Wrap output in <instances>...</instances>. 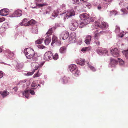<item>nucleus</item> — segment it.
Listing matches in <instances>:
<instances>
[{
  "mask_svg": "<svg viewBox=\"0 0 128 128\" xmlns=\"http://www.w3.org/2000/svg\"><path fill=\"white\" fill-rule=\"evenodd\" d=\"M2 52V50L0 48V52Z\"/></svg>",
  "mask_w": 128,
  "mask_h": 128,
  "instance_id": "nucleus-61",
  "label": "nucleus"
},
{
  "mask_svg": "<svg viewBox=\"0 0 128 128\" xmlns=\"http://www.w3.org/2000/svg\"><path fill=\"white\" fill-rule=\"evenodd\" d=\"M3 25L4 26V27L5 28H6L8 27V24L7 22H5Z\"/></svg>",
  "mask_w": 128,
  "mask_h": 128,
  "instance_id": "nucleus-41",
  "label": "nucleus"
},
{
  "mask_svg": "<svg viewBox=\"0 0 128 128\" xmlns=\"http://www.w3.org/2000/svg\"><path fill=\"white\" fill-rule=\"evenodd\" d=\"M120 30V29L118 26H116V28L115 29V32L116 33H118L119 32Z\"/></svg>",
  "mask_w": 128,
  "mask_h": 128,
  "instance_id": "nucleus-36",
  "label": "nucleus"
},
{
  "mask_svg": "<svg viewBox=\"0 0 128 128\" xmlns=\"http://www.w3.org/2000/svg\"><path fill=\"white\" fill-rule=\"evenodd\" d=\"M119 62L120 64H123L124 63V62L122 60L120 59Z\"/></svg>",
  "mask_w": 128,
  "mask_h": 128,
  "instance_id": "nucleus-45",
  "label": "nucleus"
},
{
  "mask_svg": "<svg viewBox=\"0 0 128 128\" xmlns=\"http://www.w3.org/2000/svg\"><path fill=\"white\" fill-rule=\"evenodd\" d=\"M28 20H27V19L26 18H24V19L22 21V22L20 24V25L21 26H24V24H26V22H28Z\"/></svg>",
  "mask_w": 128,
  "mask_h": 128,
  "instance_id": "nucleus-29",
  "label": "nucleus"
},
{
  "mask_svg": "<svg viewBox=\"0 0 128 128\" xmlns=\"http://www.w3.org/2000/svg\"><path fill=\"white\" fill-rule=\"evenodd\" d=\"M88 23V20H86L85 21H83L82 22L80 23V25H79V27L80 28H82Z\"/></svg>",
  "mask_w": 128,
  "mask_h": 128,
  "instance_id": "nucleus-18",
  "label": "nucleus"
},
{
  "mask_svg": "<svg viewBox=\"0 0 128 128\" xmlns=\"http://www.w3.org/2000/svg\"><path fill=\"white\" fill-rule=\"evenodd\" d=\"M94 18H93L92 20H91V21L92 22H93L94 21Z\"/></svg>",
  "mask_w": 128,
  "mask_h": 128,
  "instance_id": "nucleus-62",
  "label": "nucleus"
},
{
  "mask_svg": "<svg viewBox=\"0 0 128 128\" xmlns=\"http://www.w3.org/2000/svg\"><path fill=\"white\" fill-rule=\"evenodd\" d=\"M94 27L96 28H98L100 26V24L98 22H96L94 24Z\"/></svg>",
  "mask_w": 128,
  "mask_h": 128,
  "instance_id": "nucleus-26",
  "label": "nucleus"
},
{
  "mask_svg": "<svg viewBox=\"0 0 128 128\" xmlns=\"http://www.w3.org/2000/svg\"><path fill=\"white\" fill-rule=\"evenodd\" d=\"M38 86H40V84H38Z\"/></svg>",
  "mask_w": 128,
  "mask_h": 128,
  "instance_id": "nucleus-64",
  "label": "nucleus"
},
{
  "mask_svg": "<svg viewBox=\"0 0 128 128\" xmlns=\"http://www.w3.org/2000/svg\"><path fill=\"white\" fill-rule=\"evenodd\" d=\"M76 39L75 35L74 34H72L71 35L70 37V39L72 40H74Z\"/></svg>",
  "mask_w": 128,
  "mask_h": 128,
  "instance_id": "nucleus-33",
  "label": "nucleus"
},
{
  "mask_svg": "<svg viewBox=\"0 0 128 128\" xmlns=\"http://www.w3.org/2000/svg\"><path fill=\"white\" fill-rule=\"evenodd\" d=\"M36 86V84L33 82L31 84V86L32 87H35Z\"/></svg>",
  "mask_w": 128,
  "mask_h": 128,
  "instance_id": "nucleus-46",
  "label": "nucleus"
},
{
  "mask_svg": "<svg viewBox=\"0 0 128 128\" xmlns=\"http://www.w3.org/2000/svg\"><path fill=\"white\" fill-rule=\"evenodd\" d=\"M112 0H107V1L108 2H110V1Z\"/></svg>",
  "mask_w": 128,
  "mask_h": 128,
  "instance_id": "nucleus-63",
  "label": "nucleus"
},
{
  "mask_svg": "<svg viewBox=\"0 0 128 128\" xmlns=\"http://www.w3.org/2000/svg\"><path fill=\"white\" fill-rule=\"evenodd\" d=\"M13 89L15 92H16L17 91V90H18V88H17V87H15L14 88H13Z\"/></svg>",
  "mask_w": 128,
  "mask_h": 128,
  "instance_id": "nucleus-53",
  "label": "nucleus"
},
{
  "mask_svg": "<svg viewBox=\"0 0 128 128\" xmlns=\"http://www.w3.org/2000/svg\"><path fill=\"white\" fill-rule=\"evenodd\" d=\"M68 36V32L67 31H65L62 32L60 36V38L63 40L67 39Z\"/></svg>",
  "mask_w": 128,
  "mask_h": 128,
  "instance_id": "nucleus-5",
  "label": "nucleus"
},
{
  "mask_svg": "<svg viewBox=\"0 0 128 128\" xmlns=\"http://www.w3.org/2000/svg\"><path fill=\"white\" fill-rule=\"evenodd\" d=\"M123 32H124L123 31L120 32V34H118V36L121 38H122L124 36Z\"/></svg>",
  "mask_w": 128,
  "mask_h": 128,
  "instance_id": "nucleus-42",
  "label": "nucleus"
},
{
  "mask_svg": "<svg viewBox=\"0 0 128 128\" xmlns=\"http://www.w3.org/2000/svg\"><path fill=\"white\" fill-rule=\"evenodd\" d=\"M44 40V38H42L36 41V44H40L42 43Z\"/></svg>",
  "mask_w": 128,
  "mask_h": 128,
  "instance_id": "nucleus-27",
  "label": "nucleus"
},
{
  "mask_svg": "<svg viewBox=\"0 0 128 128\" xmlns=\"http://www.w3.org/2000/svg\"><path fill=\"white\" fill-rule=\"evenodd\" d=\"M88 48L86 47L85 48H83L81 50L82 51H85L87 50Z\"/></svg>",
  "mask_w": 128,
  "mask_h": 128,
  "instance_id": "nucleus-51",
  "label": "nucleus"
},
{
  "mask_svg": "<svg viewBox=\"0 0 128 128\" xmlns=\"http://www.w3.org/2000/svg\"><path fill=\"white\" fill-rule=\"evenodd\" d=\"M84 2H86V1L87 0H82Z\"/></svg>",
  "mask_w": 128,
  "mask_h": 128,
  "instance_id": "nucleus-59",
  "label": "nucleus"
},
{
  "mask_svg": "<svg viewBox=\"0 0 128 128\" xmlns=\"http://www.w3.org/2000/svg\"><path fill=\"white\" fill-rule=\"evenodd\" d=\"M73 74L75 76H78L79 74L80 71L78 69H76L73 72Z\"/></svg>",
  "mask_w": 128,
  "mask_h": 128,
  "instance_id": "nucleus-22",
  "label": "nucleus"
},
{
  "mask_svg": "<svg viewBox=\"0 0 128 128\" xmlns=\"http://www.w3.org/2000/svg\"><path fill=\"white\" fill-rule=\"evenodd\" d=\"M23 94L24 96L26 98H28V95L30 94L28 92V90H26L24 92H23Z\"/></svg>",
  "mask_w": 128,
  "mask_h": 128,
  "instance_id": "nucleus-21",
  "label": "nucleus"
},
{
  "mask_svg": "<svg viewBox=\"0 0 128 128\" xmlns=\"http://www.w3.org/2000/svg\"><path fill=\"white\" fill-rule=\"evenodd\" d=\"M36 88H33V89H35ZM32 89H31L30 90H28L30 92V93L32 95H34L35 94V92L32 90Z\"/></svg>",
  "mask_w": 128,
  "mask_h": 128,
  "instance_id": "nucleus-37",
  "label": "nucleus"
},
{
  "mask_svg": "<svg viewBox=\"0 0 128 128\" xmlns=\"http://www.w3.org/2000/svg\"><path fill=\"white\" fill-rule=\"evenodd\" d=\"M113 12L115 14V15H116L117 13V12L116 11H113Z\"/></svg>",
  "mask_w": 128,
  "mask_h": 128,
  "instance_id": "nucleus-58",
  "label": "nucleus"
},
{
  "mask_svg": "<svg viewBox=\"0 0 128 128\" xmlns=\"http://www.w3.org/2000/svg\"><path fill=\"white\" fill-rule=\"evenodd\" d=\"M38 72L36 74H35L33 76V77L34 78H35V77H38L39 76L38 75Z\"/></svg>",
  "mask_w": 128,
  "mask_h": 128,
  "instance_id": "nucleus-44",
  "label": "nucleus"
},
{
  "mask_svg": "<svg viewBox=\"0 0 128 128\" xmlns=\"http://www.w3.org/2000/svg\"><path fill=\"white\" fill-rule=\"evenodd\" d=\"M75 14V13L73 10H71L68 11L66 13V17L67 18L74 16Z\"/></svg>",
  "mask_w": 128,
  "mask_h": 128,
  "instance_id": "nucleus-7",
  "label": "nucleus"
},
{
  "mask_svg": "<svg viewBox=\"0 0 128 128\" xmlns=\"http://www.w3.org/2000/svg\"><path fill=\"white\" fill-rule=\"evenodd\" d=\"M85 63V60L84 59H80L78 61H76V63L77 64L80 65L81 66L84 65Z\"/></svg>",
  "mask_w": 128,
  "mask_h": 128,
  "instance_id": "nucleus-15",
  "label": "nucleus"
},
{
  "mask_svg": "<svg viewBox=\"0 0 128 128\" xmlns=\"http://www.w3.org/2000/svg\"><path fill=\"white\" fill-rule=\"evenodd\" d=\"M42 0H36V1L38 2H42Z\"/></svg>",
  "mask_w": 128,
  "mask_h": 128,
  "instance_id": "nucleus-57",
  "label": "nucleus"
},
{
  "mask_svg": "<svg viewBox=\"0 0 128 128\" xmlns=\"http://www.w3.org/2000/svg\"><path fill=\"white\" fill-rule=\"evenodd\" d=\"M80 17V19L83 20V21H85L86 20H88L87 19L89 17L88 15L86 14H81Z\"/></svg>",
  "mask_w": 128,
  "mask_h": 128,
  "instance_id": "nucleus-9",
  "label": "nucleus"
},
{
  "mask_svg": "<svg viewBox=\"0 0 128 128\" xmlns=\"http://www.w3.org/2000/svg\"><path fill=\"white\" fill-rule=\"evenodd\" d=\"M24 52L28 58H32L35 55V52L34 50L31 48L25 49Z\"/></svg>",
  "mask_w": 128,
  "mask_h": 128,
  "instance_id": "nucleus-1",
  "label": "nucleus"
},
{
  "mask_svg": "<svg viewBox=\"0 0 128 128\" xmlns=\"http://www.w3.org/2000/svg\"><path fill=\"white\" fill-rule=\"evenodd\" d=\"M3 72L2 71H0V78L3 76Z\"/></svg>",
  "mask_w": 128,
  "mask_h": 128,
  "instance_id": "nucleus-49",
  "label": "nucleus"
},
{
  "mask_svg": "<svg viewBox=\"0 0 128 128\" xmlns=\"http://www.w3.org/2000/svg\"><path fill=\"white\" fill-rule=\"evenodd\" d=\"M78 26V22L75 20H72L71 21L69 27L70 30H74L77 28Z\"/></svg>",
  "mask_w": 128,
  "mask_h": 128,
  "instance_id": "nucleus-2",
  "label": "nucleus"
},
{
  "mask_svg": "<svg viewBox=\"0 0 128 128\" xmlns=\"http://www.w3.org/2000/svg\"><path fill=\"white\" fill-rule=\"evenodd\" d=\"M8 9H3L0 11V14L3 16H6L8 14Z\"/></svg>",
  "mask_w": 128,
  "mask_h": 128,
  "instance_id": "nucleus-10",
  "label": "nucleus"
},
{
  "mask_svg": "<svg viewBox=\"0 0 128 128\" xmlns=\"http://www.w3.org/2000/svg\"><path fill=\"white\" fill-rule=\"evenodd\" d=\"M57 41V38L55 36H53L52 39V42L51 44V45L53 46L54 44H56Z\"/></svg>",
  "mask_w": 128,
  "mask_h": 128,
  "instance_id": "nucleus-17",
  "label": "nucleus"
},
{
  "mask_svg": "<svg viewBox=\"0 0 128 128\" xmlns=\"http://www.w3.org/2000/svg\"><path fill=\"white\" fill-rule=\"evenodd\" d=\"M110 64L112 67L114 66L115 65L118 63V61L116 60L111 58L110 59Z\"/></svg>",
  "mask_w": 128,
  "mask_h": 128,
  "instance_id": "nucleus-16",
  "label": "nucleus"
},
{
  "mask_svg": "<svg viewBox=\"0 0 128 128\" xmlns=\"http://www.w3.org/2000/svg\"><path fill=\"white\" fill-rule=\"evenodd\" d=\"M107 26V24L106 23L104 22H102V25L101 28H105Z\"/></svg>",
  "mask_w": 128,
  "mask_h": 128,
  "instance_id": "nucleus-32",
  "label": "nucleus"
},
{
  "mask_svg": "<svg viewBox=\"0 0 128 128\" xmlns=\"http://www.w3.org/2000/svg\"><path fill=\"white\" fill-rule=\"evenodd\" d=\"M97 52L98 53L100 54H102V51L100 49H98L97 50Z\"/></svg>",
  "mask_w": 128,
  "mask_h": 128,
  "instance_id": "nucleus-43",
  "label": "nucleus"
},
{
  "mask_svg": "<svg viewBox=\"0 0 128 128\" xmlns=\"http://www.w3.org/2000/svg\"><path fill=\"white\" fill-rule=\"evenodd\" d=\"M66 47L62 46L60 48V52L61 53H64L66 51Z\"/></svg>",
  "mask_w": 128,
  "mask_h": 128,
  "instance_id": "nucleus-19",
  "label": "nucleus"
},
{
  "mask_svg": "<svg viewBox=\"0 0 128 128\" xmlns=\"http://www.w3.org/2000/svg\"><path fill=\"white\" fill-rule=\"evenodd\" d=\"M76 66L75 64H71L69 66V69L71 72H74L76 69Z\"/></svg>",
  "mask_w": 128,
  "mask_h": 128,
  "instance_id": "nucleus-12",
  "label": "nucleus"
},
{
  "mask_svg": "<svg viewBox=\"0 0 128 128\" xmlns=\"http://www.w3.org/2000/svg\"><path fill=\"white\" fill-rule=\"evenodd\" d=\"M69 78L66 77H64L61 80V81L63 82V84H66L67 83Z\"/></svg>",
  "mask_w": 128,
  "mask_h": 128,
  "instance_id": "nucleus-20",
  "label": "nucleus"
},
{
  "mask_svg": "<svg viewBox=\"0 0 128 128\" xmlns=\"http://www.w3.org/2000/svg\"><path fill=\"white\" fill-rule=\"evenodd\" d=\"M58 12L57 11H54L53 13L52 16L54 17H56L58 15Z\"/></svg>",
  "mask_w": 128,
  "mask_h": 128,
  "instance_id": "nucleus-34",
  "label": "nucleus"
},
{
  "mask_svg": "<svg viewBox=\"0 0 128 128\" xmlns=\"http://www.w3.org/2000/svg\"><path fill=\"white\" fill-rule=\"evenodd\" d=\"M91 38L92 37L90 36H87L85 40V43L87 44H90L91 39Z\"/></svg>",
  "mask_w": 128,
  "mask_h": 128,
  "instance_id": "nucleus-14",
  "label": "nucleus"
},
{
  "mask_svg": "<svg viewBox=\"0 0 128 128\" xmlns=\"http://www.w3.org/2000/svg\"><path fill=\"white\" fill-rule=\"evenodd\" d=\"M36 23L35 20H31L30 21L27 22L26 24H24V26H28L33 25L34 24Z\"/></svg>",
  "mask_w": 128,
  "mask_h": 128,
  "instance_id": "nucleus-13",
  "label": "nucleus"
},
{
  "mask_svg": "<svg viewBox=\"0 0 128 128\" xmlns=\"http://www.w3.org/2000/svg\"><path fill=\"white\" fill-rule=\"evenodd\" d=\"M121 10L123 12L124 14H127L128 13L127 11L125 8H122Z\"/></svg>",
  "mask_w": 128,
  "mask_h": 128,
  "instance_id": "nucleus-38",
  "label": "nucleus"
},
{
  "mask_svg": "<svg viewBox=\"0 0 128 128\" xmlns=\"http://www.w3.org/2000/svg\"><path fill=\"white\" fill-rule=\"evenodd\" d=\"M7 51L9 54L10 55H11L12 56H13L14 55V53L10 51L9 50H7Z\"/></svg>",
  "mask_w": 128,
  "mask_h": 128,
  "instance_id": "nucleus-40",
  "label": "nucleus"
},
{
  "mask_svg": "<svg viewBox=\"0 0 128 128\" xmlns=\"http://www.w3.org/2000/svg\"><path fill=\"white\" fill-rule=\"evenodd\" d=\"M22 14V10H16L12 14L13 17H20L21 16Z\"/></svg>",
  "mask_w": 128,
  "mask_h": 128,
  "instance_id": "nucleus-6",
  "label": "nucleus"
},
{
  "mask_svg": "<svg viewBox=\"0 0 128 128\" xmlns=\"http://www.w3.org/2000/svg\"><path fill=\"white\" fill-rule=\"evenodd\" d=\"M98 10H100L101 9V7L100 5H99L98 6Z\"/></svg>",
  "mask_w": 128,
  "mask_h": 128,
  "instance_id": "nucleus-56",
  "label": "nucleus"
},
{
  "mask_svg": "<svg viewBox=\"0 0 128 128\" xmlns=\"http://www.w3.org/2000/svg\"><path fill=\"white\" fill-rule=\"evenodd\" d=\"M52 53L50 51H48L45 53L44 58L45 60L48 61L52 58Z\"/></svg>",
  "mask_w": 128,
  "mask_h": 128,
  "instance_id": "nucleus-3",
  "label": "nucleus"
},
{
  "mask_svg": "<svg viewBox=\"0 0 128 128\" xmlns=\"http://www.w3.org/2000/svg\"><path fill=\"white\" fill-rule=\"evenodd\" d=\"M36 5L37 6H38L39 7H42L44 6H47L48 4H46V3L44 2L42 3V4L36 3Z\"/></svg>",
  "mask_w": 128,
  "mask_h": 128,
  "instance_id": "nucleus-25",
  "label": "nucleus"
},
{
  "mask_svg": "<svg viewBox=\"0 0 128 128\" xmlns=\"http://www.w3.org/2000/svg\"><path fill=\"white\" fill-rule=\"evenodd\" d=\"M58 54L56 53L52 57L54 60H56L58 58Z\"/></svg>",
  "mask_w": 128,
  "mask_h": 128,
  "instance_id": "nucleus-39",
  "label": "nucleus"
},
{
  "mask_svg": "<svg viewBox=\"0 0 128 128\" xmlns=\"http://www.w3.org/2000/svg\"><path fill=\"white\" fill-rule=\"evenodd\" d=\"M111 54L112 56L115 57H117L119 55V51L118 50L115 48L110 50Z\"/></svg>",
  "mask_w": 128,
  "mask_h": 128,
  "instance_id": "nucleus-8",
  "label": "nucleus"
},
{
  "mask_svg": "<svg viewBox=\"0 0 128 128\" xmlns=\"http://www.w3.org/2000/svg\"><path fill=\"white\" fill-rule=\"evenodd\" d=\"M37 46L38 48L41 49H42L45 48V47L44 46H43V45L40 44L37 45Z\"/></svg>",
  "mask_w": 128,
  "mask_h": 128,
  "instance_id": "nucleus-35",
  "label": "nucleus"
},
{
  "mask_svg": "<svg viewBox=\"0 0 128 128\" xmlns=\"http://www.w3.org/2000/svg\"><path fill=\"white\" fill-rule=\"evenodd\" d=\"M51 40V38L49 36V35H47L45 38L44 42L46 45H48L50 43Z\"/></svg>",
  "mask_w": 128,
  "mask_h": 128,
  "instance_id": "nucleus-11",
  "label": "nucleus"
},
{
  "mask_svg": "<svg viewBox=\"0 0 128 128\" xmlns=\"http://www.w3.org/2000/svg\"><path fill=\"white\" fill-rule=\"evenodd\" d=\"M74 3L75 4H77L79 3V1L78 0H74Z\"/></svg>",
  "mask_w": 128,
  "mask_h": 128,
  "instance_id": "nucleus-48",
  "label": "nucleus"
},
{
  "mask_svg": "<svg viewBox=\"0 0 128 128\" xmlns=\"http://www.w3.org/2000/svg\"><path fill=\"white\" fill-rule=\"evenodd\" d=\"M105 52L106 53H108V51L107 50H105Z\"/></svg>",
  "mask_w": 128,
  "mask_h": 128,
  "instance_id": "nucleus-60",
  "label": "nucleus"
},
{
  "mask_svg": "<svg viewBox=\"0 0 128 128\" xmlns=\"http://www.w3.org/2000/svg\"><path fill=\"white\" fill-rule=\"evenodd\" d=\"M52 28H51L48 30V32L46 33V34L47 35L49 34L50 36V35L52 34Z\"/></svg>",
  "mask_w": 128,
  "mask_h": 128,
  "instance_id": "nucleus-28",
  "label": "nucleus"
},
{
  "mask_svg": "<svg viewBox=\"0 0 128 128\" xmlns=\"http://www.w3.org/2000/svg\"><path fill=\"white\" fill-rule=\"evenodd\" d=\"M36 29V31H34V30L33 31V32H34V33H36V34H37L38 33V30H37V28H36V29Z\"/></svg>",
  "mask_w": 128,
  "mask_h": 128,
  "instance_id": "nucleus-55",
  "label": "nucleus"
},
{
  "mask_svg": "<svg viewBox=\"0 0 128 128\" xmlns=\"http://www.w3.org/2000/svg\"><path fill=\"white\" fill-rule=\"evenodd\" d=\"M95 42L96 43V44L98 46H99L100 44V42L96 40Z\"/></svg>",
  "mask_w": 128,
  "mask_h": 128,
  "instance_id": "nucleus-47",
  "label": "nucleus"
},
{
  "mask_svg": "<svg viewBox=\"0 0 128 128\" xmlns=\"http://www.w3.org/2000/svg\"><path fill=\"white\" fill-rule=\"evenodd\" d=\"M51 10L52 9L50 7H48L47 10L46 11V12L43 13L44 14H50V12Z\"/></svg>",
  "mask_w": 128,
  "mask_h": 128,
  "instance_id": "nucleus-24",
  "label": "nucleus"
},
{
  "mask_svg": "<svg viewBox=\"0 0 128 128\" xmlns=\"http://www.w3.org/2000/svg\"><path fill=\"white\" fill-rule=\"evenodd\" d=\"M82 4L83 5V7L82 11L84 12H86L87 9L90 8L91 7V4L89 3L83 2Z\"/></svg>",
  "mask_w": 128,
  "mask_h": 128,
  "instance_id": "nucleus-4",
  "label": "nucleus"
},
{
  "mask_svg": "<svg viewBox=\"0 0 128 128\" xmlns=\"http://www.w3.org/2000/svg\"><path fill=\"white\" fill-rule=\"evenodd\" d=\"M5 20V19L4 18H0V22H2L3 21H4Z\"/></svg>",
  "mask_w": 128,
  "mask_h": 128,
  "instance_id": "nucleus-52",
  "label": "nucleus"
},
{
  "mask_svg": "<svg viewBox=\"0 0 128 128\" xmlns=\"http://www.w3.org/2000/svg\"><path fill=\"white\" fill-rule=\"evenodd\" d=\"M0 94L2 95L3 96H6L7 95L9 94V92H8L4 91L3 92H1Z\"/></svg>",
  "mask_w": 128,
  "mask_h": 128,
  "instance_id": "nucleus-31",
  "label": "nucleus"
},
{
  "mask_svg": "<svg viewBox=\"0 0 128 128\" xmlns=\"http://www.w3.org/2000/svg\"><path fill=\"white\" fill-rule=\"evenodd\" d=\"M100 35V33H96L94 36V39L98 40L99 38Z\"/></svg>",
  "mask_w": 128,
  "mask_h": 128,
  "instance_id": "nucleus-30",
  "label": "nucleus"
},
{
  "mask_svg": "<svg viewBox=\"0 0 128 128\" xmlns=\"http://www.w3.org/2000/svg\"><path fill=\"white\" fill-rule=\"evenodd\" d=\"M90 69L92 70L93 71H94L95 70V68L91 66L90 67Z\"/></svg>",
  "mask_w": 128,
  "mask_h": 128,
  "instance_id": "nucleus-50",
  "label": "nucleus"
},
{
  "mask_svg": "<svg viewBox=\"0 0 128 128\" xmlns=\"http://www.w3.org/2000/svg\"><path fill=\"white\" fill-rule=\"evenodd\" d=\"M128 50H127L122 51V52L126 58L128 59Z\"/></svg>",
  "mask_w": 128,
  "mask_h": 128,
  "instance_id": "nucleus-23",
  "label": "nucleus"
},
{
  "mask_svg": "<svg viewBox=\"0 0 128 128\" xmlns=\"http://www.w3.org/2000/svg\"><path fill=\"white\" fill-rule=\"evenodd\" d=\"M34 72H28L27 73L28 74V75H32L34 73Z\"/></svg>",
  "mask_w": 128,
  "mask_h": 128,
  "instance_id": "nucleus-54",
  "label": "nucleus"
}]
</instances>
